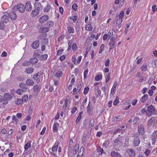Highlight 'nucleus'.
<instances>
[{
    "label": "nucleus",
    "instance_id": "nucleus-52",
    "mask_svg": "<svg viewBox=\"0 0 157 157\" xmlns=\"http://www.w3.org/2000/svg\"><path fill=\"white\" fill-rule=\"evenodd\" d=\"M130 105V100H127L124 102L122 105L123 106H126L128 105Z\"/></svg>",
    "mask_w": 157,
    "mask_h": 157
},
{
    "label": "nucleus",
    "instance_id": "nucleus-12",
    "mask_svg": "<svg viewBox=\"0 0 157 157\" xmlns=\"http://www.w3.org/2000/svg\"><path fill=\"white\" fill-rule=\"evenodd\" d=\"M84 151V147H82L78 152L77 155V157H83Z\"/></svg>",
    "mask_w": 157,
    "mask_h": 157
},
{
    "label": "nucleus",
    "instance_id": "nucleus-47",
    "mask_svg": "<svg viewBox=\"0 0 157 157\" xmlns=\"http://www.w3.org/2000/svg\"><path fill=\"white\" fill-rule=\"evenodd\" d=\"M82 58V56H80L78 57L77 59L76 60V65H78L81 62Z\"/></svg>",
    "mask_w": 157,
    "mask_h": 157
},
{
    "label": "nucleus",
    "instance_id": "nucleus-45",
    "mask_svg": "<svg viewBox=\"0 0 157 157\" xmlns=\"http://www.w3.org/2000/svg\"><path fill=\"white\" fill-rule=\"evenodd\" d=\"M22 100H23V103L26 102L28 100V97L27 95H25L23 96L22 98Z\"/></svg>",
    "mask_w": 157,
    "mask_h": 157
},
{
    "label": "nucleus",
    "instance_id": "nucleus-5",
    "mask_svg": "<svg viewBox=\"0 0 157 157\" xmlns=\"http://www.w3.org/2000/svg\"><path fill=\"white\" fill-rule=\"evenodd\" d=\"M49 18V17L48 15H44L40 17L38 19V21L40 23H44L47 21Z\"/></svg>",
    "mask_w": 157,
    "mask_h": 157
},
{
    "label": "nucleus",
    "instance_id": "nucleus-58",
    "mask_svg": "<svg viewBox=\"0 0 157 157\" xmlns=\"http://www.w3.org/2000/svg\"><path fill=\"white\" fill-rule=\"evenodd\" d=\"M104 48V45L103 44H102L101 45L100 47V50L99 51V53H101L103 50Z\"/></svg>",
    "mask_w": 157,
    "mask_h": 157
},
{
    "label": "nucleus",
    "instance_id": "nucleus-50",
    "mask_svg": "<svg viewBox=\"0 0 157 157\" xmlns=\"http://www.w3.org/2000/svg\"><path fill=\"white\" fill-rule=\"evenodd\" d=\"M78 18L77 15H75L74 16H72L71 17V19L73 22H75Z\"/></svg>",
    "mask_w": 157,
    "mask_h": 157
},
{
    "label": "nucleus",
    "instance_id": "nucleus-39",
    "mask_svg": "<svg viewBox=\"0 0 157 157\" xmlns=\"http://www.w3.org/2000/svg\"><path fill=\"white\" fill-rule=\"evenodd\" d=\"M40 88L38 85H35L33 87L34 90L35 92H38L40 90Z\"/></svg>",
    "mask_w": 157,
    "mask_h": 157
},
{
    "label": "nucleus",
    "instance_id": "nucleus-2",
    "mask_svg": "<svg viewBox=\"0 0 157 157\" xmlns=\"http://www.w3.org/2000/svg\"><path fill=\"white\" fill-rule=\"evenodd\" d=\"M16 8L17 10L21 13H24L25 11V6L22 3L18 4L16 6Z\"/></svg>",
    "mask_w": 157,
    "mask_h": 157
},
{
    "label": "nucleus",
    "instance_id": "nucleus-55",
    "mask_svg": "<svg viewBox=\"0 0 157 157\" xmlns=\"http://www.w3.org/2000/svg\"><path fill=\"white\" fill-rule=\"evenodd\" d=\"M88 72V69H86L84 71V79L86 78Z\"/></svg>",
    "mask_w": 157,
    "mask_h": 157
},
{
    "label": "nucleus",
    "instance_id": "nucleus-31",
    "mask_svg": "<svg viewBox=\"0 0 157 157\" xmlns=\"http://www.w3.org/2000/svg\"><path fill=\"white\" fill-rule=\"evenodd\" d=\"M122 117L120 115H117L114 117L113 118V121L114 122L119 121L122 119Z\"/></svg>",
    "mask_w": 157,
    "mask_h": 157
},
{
    "label": "nucleus",
    "instance_id": "nucleus-24",
    "mask_svg": "<svg viewBox=\"0 0 157 157\" xmlns=\"http://www.w3.org/2000/svg\"><path fill=\"white\" fill-rule=\"evenodd\" d=\"M41 76V74L40 73H38L37 74H35L33 77V78L35 80H36L37 82H39L40 81L39 79L40 76Z\"/></svg>",
    "mask_w": 157,
    "mask_h": 157
},
{
    "label": "nucleus",
    "instance_id": "nucleus-59",
    "mask_svg": "<svg viewBox=\"0 0 157 157\" xmlns=\"http://www.w3.org/2000/svg\"><path fill=\"white\" fill-rule=\"evenodd\" d=\"M152 137L157 138V131H155L152 133Z\"/></svg>",
    "mask_w": 157,
    "mask_h": 157
},
{
    "label": "nucleus",
    "instance_id": "nucleus-56",
    "mask_svg": "<svg viewBox=\"0 0 157 157\" xmlns=\"http://www.w3.org/2000/svg\"><path fill=\"white\" fill-rule=\"evenodd\" d=\"M152 9L153 12H155L157 10V6L155 4L153 5L152 7Z\"/></svg>",
    "mask_w": 157,
    "mask_h": 157
},
{
    "label": "nucleus",
    "instance_id": "nucleus-54",
    "mask_svg": "<svg viewBox=\"0 0 157 157\" xmlns=\"http://www.w3.org/2000/svg\"><path fill=\"white\" fill-rule=\"evenodd\" d=\"M23 93V90L21 89H18L16 91V93L19 95Z\"/></svg>",
    "mask_w": 157,
    "mask_h": 157
},
{
    "label": "nucleus",
    "instance_id": "nucleus-42",
    "mask_svg": "<svg viewBox=\"0 0 157 157\" xmlns=\"http://www.w3.org/2000/svg\"><path fill=\"white\" fill-rule=\"evenodd\" d=\"M116 89L113 88H112L111 90L110 94V98L112 97V96L113 95L115 94L116 92Z\"/></svg>",
    "mask_w": 157,
    "mask_h": 157
},
{
    "label": "nucleus",
    "instance_id": "nucleus-63",
    "mask_svg": "<svg viewBox=\"0 0 157 157\" xmlns=\"http://www.w3.org/2000/svg\"><path fill=\"white\" fill-rule=\"evenodd\" d=\"M49 30V28L46 27L43 28L42 31L46 33Z\"/></svg>",
    "mask_w": 157,
    "mask_h": 157
},
{
    "label": "nucleus",
    "instance_id": "nucleus-48",
    "mask_svg": "<svg viewBox=\"0 0 157 157\" xmlns=\"http://www.w3.org/2000/svg\"><path fill=\"white\" fill-rule=\"evenodd\" d=\"M48 57L47 54H45L41 56L40 58L42 60H45L47 59Z\"/></svg>",
    "mask_w": 157,
    "mask_h": 157
},
{
    "label": "nucleus",
    "instance_id": "nucleus-36",
    "mask_svg": "<svg viewBox=\"0 0 157 157\" xmlns=\"http://www.w3.org/2000/svg\"><path fill=\"white\" fill-rule=\"evenodd\" d=\"M63 75V73L62 71H58L55 74V76L57 78H59L62 76Z\"/></svg>",
    "mask_w": 157,
    "mask_h": 157
},
{
    "label": "nucleus",
    "instance_id": "nucleus-30",
    "mask_svg": "<svg viewBox=\"0 0 157 157\" xmlns=\"http://www.w3.org/2000/svg\"><path fill=\"white\" fill-rule=\"evenodd\" d=\"M79 145L78 144H77L74 147L73 150V153L74 154H75L79 149Z\"/></svg>",
    "mask_w": 157,
    "mask_h": 157
},
{
    "label": "nucleus",
    "instance_id": "nucleus-3",
    "mask_svg": "<svg viewBox=\"0 0 157 157\" xmlns=\"http://www.w3.org/2000/svg\"><path fill=\"white\" fill-rule=\"evenodd\" d=\"M148 113L147 116H150L152 114H157V113H155V109L152 105L149 106L147 109Z\"/></svg>",
    "mask_w": 157,
    "mask_h": 157
},
{
    "label": "nucleus",
    "instance_id": "nucleus-62",
    "mask_svg": "<svg viewBox=\"0 0 157 157\" xmlns=\"http://www.w3.org/2000/svg\"><path fill=\"white\" fill-rule=\"evenodd\" d=\"M141 112L143 114H146L147 115V113H148L147 111V110L144 108L141 109Z\"/></svg>",
    "mask_w": 157,
    "mask_h": 157
},
{
    "label": "nucleus",
    "instance_id": "nucleus-23",
    "mask_svg": "<svg viewBox=\"0 0 157 157\" xmlns=\"http://www.w3.org/2000/svg\"><path fill=\"white\" fill-rule=\"evenodd\" d=\"M26 83L28 86H33L34 84V82L33 80L28 79L26 80Z\"/></svg>",
    "mask_w": 157,
    "mask_h": 157
},
{
    "label": "nucleus",
    "instance_id": "nucleus-38",
    "mask_svg": "<svg viewBox=\"0 0 157 157\" xmlns=\"http://www.w3.org/2000/svg\"><path fill=\"white\" fill-rule=\"evenodd\" d=\"M95 94L97 97H98L100 96L101 94V91L98 87L96 88Z\"/></svg>",
    "mask_w": 157,
    "mask_h": 157
},
{
    "label": "nucleus",
    "instance_id": "nucleus-46",
    "mask_svg": "<svg viewBox=\"0 0 157 157\" xmlns=\"http://www.w3.org/2000/svg\"><path fill=\"white\" fill-rule=\"evenodd\" d=\"M119 103V99L117 97H116V98L115 100L113 101V105L116 106Z\"/></svg>",
    "mask_w": 157,
    "mask_h": 157
},
{
    "label": "nucleus",
    "instance_id": "nucleus-21",
    "mask_svg": "<svg viewBox=\"0 0 157 157\" xmlns=\"http://www.w3.org/2000/svg\"><path fill=\"white\" fill-rule=\"evenodd\" d=\"M110 155L112 157H121L122 156L118 152L112 151L110 153Z\"/></svg>",
    "mask_w": 157,
    "mask_h": 157
},
{
    "label": "nucleus",
    "instance_id": "nucleus-41",
    "mask_svg": "<svg viewBox=\"0 0 157 157\" xmlns=\"http://www.w3.org/2000/svg\"><path fill=\"white\" fill-rule=\"evenodd\" d=\"M19 86L24 89H27V86L26 85L23 83H21L19 84Z\"/></svg>",
    "mask_w": 157,
    "mask_h": 157
},
{
    "label": "nucleus",
    "instance_id": "nucleus-14",
    "mask_svg": "<svg viewBox=\"0 0 157 157\" xmlns=\"http://www.w3.org/2000/svg\"><path fill=\"white\" fill-rule=\"evenodd\" d=\"M109 45L110 46L109 48L110 50L113 49L114 47V41L113 37L110 39Z\"/></svg>",
    "mask_w": 157,
    "mask_h": 157
},
{
    "label": "nucleus",
    "instance_id": "nucleus-8",
    "mask_svg": "<svg viewBox=\"0 0 157 157\" xmlns=\"http://www.w3.org/2000/svg\"><path fill=\"white\" fill-rule=\"evenodd\" d=\"M127 153L130 157H134L136 155L135 151L132 149H128L126 151Z\"/></svg>",
    "mask_w": 157,
    "mask_h": 157
},
{
    "label": "nucleus",
    "instance_id": "nucleus-10",
    "mask_svg": "<svg viewBox=\"0 0 157 157\" xmlns=\"http://www.w3.org/2000/svg\"><path fill=\"white\" fill-rule=\"evenodd\" d=\"M138 130L139 134L143 135L144 133V126L142 125H140L138 126Z\"/></svg>",
    "mask_w": 157,
    "mask_h": 157
},
{
    "label": "nucleus",
    "instance_id": "nucleus-40",
    "mask_svg": "<svg viewBox=\"0 0 157 157\" xmlns=\"http://www.w3.org/2000/svg\"><path fill=\"white\" fill-rule=\"evenodd\" d=\"M155 117H152L148 121V124L149 126H151V124L153 122L155 121Z\"/></svg>",
    "mask_w": 157,
    "mask_h": 157
},
{
    "label": "nucleus",
    "instance_id": "nucleus-35",
    "mask_svg": "<svg viewBox=\"0 0 157 157\" xmlns=\"http://www.w3.org/2000/svg\"><path fill=\"white\" fill-rule=\"evenodd\" d=\"M2 102L3 105H6L8 103V101L3 99L2 96H0V102Z\"/></svg>",
    "mask_w": 157,
    "mask_h": 157
},
{
    "label": "nucleus",
    "instance_id": "nucleus-37",
    "mask_svg": "<svg viewBox=\"0 0 157 157\" xmlns=\"http://www.w3.org/2000/svg\"><path fill=\"white\" fill-rule=\"evenodd\" d=\"M38 61V60L36 58H33L31 59L29 61L30 63H31L32 64H35L37 63Z\"/></svg>",
    "mask_w": 157,
    "mask_h": 157
},
{
    "label": "nucleus",
    "instance_id": "nucleus-34",
    "mask_svg": "<svg viewBox=\"0 0 157 157\" xmlns=\"http://www.w3.org/2000/svg\"><path fill=\"white\" fill-rule=\"evenodd\" d=\"M4 97L6 99V100H10L12 99V97L9 94L5 93L4 94Z\"/></svg>",
    "mask_w": 157,
    "mask_h": 157
},
{
    "label": "nucleus",
    "instance_id": "nucleus-60",
    "mask_svg": "<svg viewBox=\"0 0 157 157\" xmlns=\"http://www.w3.org/2000/svg\"><path fill=\"white\" fill-rule=\"evenodd\" d=\"M22 65L23 66H26L30 65V63L29 61H25L23 63Z\"/></svg>",
    "mask_w": 157,
    "mask_h": 157
},
{
    "label": "nucleus",
    "instance_id": "nucleus-19",
    "mask_svg": "<svg viewBox=\"0 0 157 157\" xmlns=\"http://www.w3.org/2000/svg\"><path fill=\"white\" fill-rule=\"evenodd\" d=\"M39 45V41L36 40L32 44V47L34 49H36Z\"/></svg>",
    "mask_w": 157,
    "mask_h": 157
},
{
    "label": "nucleus",
    "instance_id": "nucleus-27",
    "mask_svg": "<svg viewBox=\"0 0 157 157\" xmlns=\"http://www.w3.org/2000/svg\"><path fill=\"white\" fill-rule=\"evenodd\" d=\"M59 124L58 123H55L53 127V130L54 132H56L58 131Z\"/></svg>",
    "mask_w": 157,
    "mask_h": 157
},
{
    "label": "nucleus",
    "instance_id": "nucleus-49",
    "mask_svg": "<svg viewBox=\"0 0 157 157\" xmlns=\"http://www.w3.org/2000/svg\"><path fill=\"white\" fill-rule=\"evenodd\" d=\"M89 90V87L87 86L85 88L83 93L84 95H86L88 93V92Z\"/></svg>",
    "mask_w": 157,
    "mask_h": 157
},
{
    "label": "nucleus",
    "instance_id": "nucleus-51",
    "mask_svg": "<svg viewBox=\"0 0 157 157\" xmlns=\"http://www.w3.org/2000/svg\"><path fill=\"white\" fill-rule=\"evenodd\" d=\"M141 70L144 71H146L147 70V65H143L141 68Z\"/></svg>",
    "mask_w": 157,
    "mask_h": 157
},
{
    "label": "nucleus",
    "instance_id": "nucleus-13",
    "mask_svg": "<svg viewBox=\"0 0 157 157\" xmlns=\"http://www.w3.org/2000/svg\"><path fill=\"white\" fill-rule=\"evenodd\" d=\"M91 22L89 21L88 24L86 25L85 29L87 31H90L93 30V28L91 25Z\"/></svg>",
    "mask_w": 157,
    "mask_h": 157
},
{
    "label": "nucleus",
    "instance_id": "nucleus-33",
    "mask_svg": "<svg viewBox=\"0 0 157 157\" xmlns=\"http://www.w3.org/2000/svg\"><path fill=\"white\" fill-rule=\"evenodd\" d=\"M67 29L70 33H75L74 29L72 26H68Z\"/></svg>",
    "mask_w": 157,
    "mask_h": 157
},
{
    "label": "nucleus",
    "instance_id": "nucleus-18",
    "mask_svg": "<svg viewBox=\"0 0 157 157\" xmlns=\"http://www.w3.org/2000/svg\"><path fill=\"white\" fill-rule=\"evenodd\" d=\"M39 10L37 9H35L33 10L31 13V15L32 17H35L39 13Z\"/></svg>",
    "mask_w": 157,
    "mask_h": 157
},
{
    "label": "nucleus",
    "instance_id": "nucleus-57",
    "mask_svg": "<svg viewBox=\"0 0 157 157\" xmlns=\"http://www.w3.org/2000/svg\"><path fill=\"white\" fill-rule=\"evenodd\" d=\"M151 152V151L150 150L148 149H147L144 151V153L146 156H148L150 153Z\"/></svg>",
    "mask_w": 157,
    "mask_h": 157
},
{
    "label": "nucleus",
    "instance_id": "nucleus-7",
    "mask_svg": "<svg viewBox=\"0 0 157 157\" xmlns=\"http://www.w3.org/2000/svg\"><path fill=\"white\" fill-rule=\"evenodd\" d=\"M133 144L135 146H137L139 145L140 142V139L137 136H135L133 138Z\"/></svg>",
    "mask_w": 157,
    "mask_h": 157
},
{
    "label": "nucleus",
    "instance_id": "nucleus-61",
    "mask_svg": "<svg viewBox=\"0 0 157 157\" xmlns=\"http://www.w3.org/2000/svg\"><path fill=\"white\" fill-rule=\"evenodd\" d=\"M94 52L93 50H92L90 51L91 59H93L94 58Z\"/></svg>",
    "mask_w": 157,
    "mask_h": 157
},
{
    "label": "nucleus",
    "instance_id": "nucleus-6",
    "mask_svg": "<svg viewBox=\"0 0 157 157\" xmlns=\"http://www.w3.org/2000/svg\"><path fill=\"white\" fill-rule=\"evenodd\" d=\"M72 41L71 40H70L68 43L69 48L68 50H69L70 48H71L72 46V49L73 51H76L78 48V47L75 43H73L72 45Z\"/></svg>",
    "mask_w": 157,
    "mask_h": 157
},
{
    "label": "nucleus",
    "instance_id": "nucleus-11",
    "mask_svg": "<svg viewBox=\"0 0 157 157\" xmlns=\"http://www.w3.org/2000/svg\"><path fill=\"white\" fill-rule=\"evenodd\" d=\"M71 99H66L65 100L64 104L63 105V109L64 110H65L69 108V106H68V102H70Z\"/></svg>",
    "mask_w": 157,
    "mask_h": 157
},
{
    "label": "nucleus",
    "instance_id": "nucleus-64",
    "mask_svg": "<svg viewBox=\"0 0 157 157\" xmlns=\"http://www.w3.org/2000/svg\"><path fill=\"white\" fill-rule=\"evenodd\" d=\"M147 87H144L142 89L141 91V93L143 94H144L147 91Z\"/></svg>",
    "mask_w": 157,
    "mask_h": 157
},
{
    "label": "nucleus",
    "instance_id": "nucleus-20",
    "mask_svg": "<svg viewBox=\"0 0 157 157\" xmlns=\"http://www.w3.org/2000/svg\"><path fill=\"white\" fill-rule=\"evenodd\" d=\"M1 19L3 23H7L9 21V17L8 16L4 15L2 17Z\"/></svg>",
    "mask_w": 157,
    "mask_h": 157
},
{
    "label": "nucleus",
    "instance_id": "nucleus-1",
    "mask_svg": "<svg viewBox=\"0 0 157 157\" xmlns=\"http://www.w3.org/2000/svg\"><path fill=\"white\" fill-rule=\"evenodd\" d=\"M124 11H121L119 14V17L117 21L116 24L118 25L119 28H120L121 26V23L123 21V18L124 17Z\"/></svg>",
    "mask_w": 157,
    "mask_h": 157
},
{
    "label": "nucleus",
    "instance_id": "nucleus-25",
    "mask_svg": "<svg viewBox=\"0 0 157 157\" xmlns=\"http://www.w3.org/2000/svg\"><path fill=\"white\" fill-rule=\"evenodd\" d=\"M59 144V143L58 142H57L55 143L52 148V150L53 152H55L57 151Z\"/></svg>",
    "mask_w": 157,
    "mask_h": 157
},
{
    "label": "nucleus",
    "instance_id": "nucleus-43",
    "mask_svg": "<svg viewBox=\"0 0 157 157\" xmlns=\"http://www.w3.org/2000/svg\"><path fill=\"white\" fill-rule=\"evenodd\" d=\"M105 78H106V82H108L110 79V74L109 73L106 75L105 76Z\"/></svg>",
    "mask_w": 157,
    "mask_h": 157
},
{
    "label": "nucleus",
    "instance_id": "nucleus-15",
    "mask_svg": "<svg viewBox=\"0 0 157 157\" xmlns=\"http://www.w3.org/2000/svg\"><path fill=\"white\" fill-rule=\"evenodd\" d=\"M54 24V22L52 21H48L46 22L45 25L46 27H48V28H50L53 27Z\"/></svg>",
    "mask_w": 157,
    "mask_h": 157
},
{
    "label": "nucleus",
    "instance_id": "nucleus-28",
    "mask_svg": "<svg viewBox=\"0 0 157 157\" xmlns=\"http://www.w3.org/2000/svg\"><path fill=\"white\" fill-rule=\"evenodd\" d=\"M51 8V5L49 4H48L47 6H45L43 10L44 12H47L50 11Z\"/></svg>",
    "mask_w": 157,
    "mask_h": 157
},
{
    "label": "nucleus",
    "instance_id": "nucleus-9",
    "mask_svg": "<svg viewBox=\"0 0 157 157\" xmlns=\"http://www.w3.org/2000/svg\"><path fill=\"white\" fill-rule=\"evenodd\" d=\"M103 153V150L101 148H98L97 151H94V156H98L99 155H101Z\"/></svg>",
    "mask_w": 157,
    "mask_h": 157
},
{
    "label": "nucleus",
    "instance_id": "nucleus-26",
    "mask_svg": "<svg viewBox=\"0 0 157 157\" xmlns=\"http://www.w3.org/2000/svg\"><path fill=\"white\" fill-rule=\"evenodd\" d=\"M15 103L17 105H21L23 104V100L21 98H17L15 100Z\"/></svg>",
    "mask_w": 157,
    "mask_h": 157
},
{
    "label": "nucleus",
    "instance_id": "nucleus-4",
    "mask_svg": "<svg viewBox=\"0 0 157 157\" xmlns=\"http://www.w3.org/2000/svg\"><path fill=\"white\" fill-rule=\"evenodd\" d=\"M25 10H26L27 12L30 11L32 9V6L30 1H27L25 4Z\"/></svg>",
    "mask_w": 157,
    "mask_h": 157
},
{
    "label": "nucleus",
    "instance_id": "nucleus-29",
    "mask_svg": "<svg viewBox=\"0 0 157 157\" xmlns=\"http://www.w3.org/2000/svg\"><path fill=\"white\" fill-rule=\"evenodd\" d=\"M148 95L147 94H144L141 98V101L142 103H144L148 99Z\"/></svg>",
    "mask_w": 157,
    "mask_h": 157
},
{
    "label": "nucleus",
    "instance_id": "nucleus-17",
    "mask_svg": "<svg viewBox=\"0 0 157 157\" xmlns=\"http://www.w3.org/2000/svg\"><path fill=\"white\" fill-rule=\"evenodd\" d=\"M9 16L12 20H15L17 17L16 13L13 12L10 13L9 14Z\"/></svg>",
    "mask_w": 157,
    "mask_h": 157
},
{
    "label": "nucleus",
    "instance_id": "nucleus-16",
    "mask_svg": "<svg viewBox=\"0 0 157 157\" xmlns=\"http://www.w3.org/2000/svg\"><path fill=\"white\" fill-rule=\"evenodd\" d=\"M34 71V69L33 67H28L26 68L25 71V72L27 74L32 73Z\"/></svg>",
    "mask_w": 157,
    "mask_h": 157
},
{
    "label": "nucleus",
    "instance_id": "nucleus-22",
    "mask_svg": "<svg viewBox=\"0 0 157 157\" xmlns=\"http://www.w3.org/2000/svg\"><path fill=\"white\" fill-rule=\"evenodd\" d=\"M102 78V76L101 73H98L96 75L95 77V80L96 81L101 80Z\"/></svg>",
    "mask_w": 157,
    "mask_h": 157
},
{
    "label": "nucleus",
    "instance_id": "nucleus-32",
    "mask_svg": "<svg viewBox=\"0 0 157 157\" xmlns=\"http://www.w3.org/2000/svg\"><path fill=\"white\" fill-rule=\"evenodd\" d=\"M31 142L29 141L24 146L25 150H27L29 148L31 147Z\"/></svg>",
    "mask_w": 157,
    "mask_h": 157
},
{
    "label": "nucleus",
    "instance_id": "nucleus-53",
    "mask_svg": "<svg viewBox=\"0 0 157 157\" xmlns=\"http://www.w3.org/2000/svg\"><path fill=\"white\" fill-rule=\"evenodd\" d=\"M78 7V5L74 3L72 5V8L73 10L76 11Z\"/></svg>",
    "mask_w": 157,
    "mask_h": 157
},
{
    "label": "nucleus",
    "instance_id": "nucleus-44",
    "mask_svg": "<svg viewBox=\"0 0 157 157\" xmlns=\"http://www.w3.org/2000/svg\"><path fill=\"white\" fill-rule=\"evenodd\" d=\"M35 6L38 8H40L42 7L41 4L38 2H35Z\"/></svg>",
    "mask_w": 157,
    "mask_h": 157
}]
</instances>
